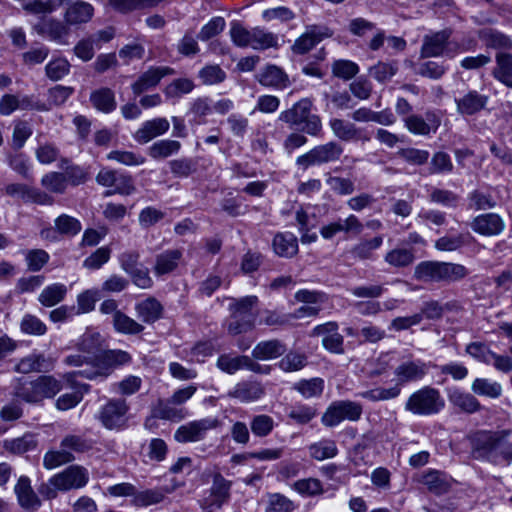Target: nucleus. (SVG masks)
<instances>
[{"label":"nucleus","mask_w":512,"mask_h":512,"mask_svg":"<svg viewBox=\"0 0 512 512\" xmlns=\"http://www.w3.org/2000/svg\"><path fill=\"white\" fill-rule=\"evenodd\" d=\"M387 43L386 49L389 54L395 55L406 49L407 42L404 38L398 36H386L384 30L378 29L372 39L368 42V48L371 51H378Z\"/></svg>","instance_id":"nucleus-23"},{"label":"nucleus","mask_w":512,"mask_h":512,"mask_svg":"<svg viewBox=\"0 0 512 512\" xmlns=\"http://www.w3.org/2000/svg\"><path fill=\"white\" fill-rule=\"evenodd\" d=\"M276 423L274 419L267 414H258L252 417L250 422V429L256 437H267L275 428Z\"/></svg>","instance_id":"nucleus-49"},{"label":"nucleus","mask_w":512,"mask_h":512,"mask_svg":"<svg viewBox=\"0 0 512 512\" xmlns=\"http://www.w3.org/2000/svg\"><path fill=\"white\" fill-rule=\"evenodd\" d=\"M41 185L52 193L63 194L67 188V179L63 173L49 172L42 177Z\"/></svg>","instance_id":"nucleus-59"},{"label":"nucleus","mask_w":512,"mask_h":512,"mask_svg":"<svg viewBox=\"0 0 512 512\" xmlns=\"http://www.w3.org/2000/svg\"><path fill=\"white\" fill-rule=\"evenodd\" d=\"M247 361V356H231L228 354H222L218 357L216 365L217 367L227 373L234 374L239 370L244 369V363Z\"/></svg>","instance_id":"nucleus-61"},{"label":"nucleus","mask_w":512,"mask_h":512,"mask_svg":"<svg viewBox=\"0 0 512 512\" xmlns=\"http://www.w3.org/2000/svg\"><path fill=\"white\" fill-rule=\"evenodd\" d=\"M113 324L115 330L122 334H138L144 329L140 323L136 322L121 311H116L113 315Z\"/></svg>","instance_id":"nucleus-47"},{"label":"nucleus","mask_w":512,"mask_h":512,"mask_svg":"<svg viewBox=\"0 0 512 512\" xmlns=\"http://www.w3.org/2000/svg\"><path fill=\"white\" fill-rule=\"evenodd\" d=\"M286 346L279 340H266L259 342L252 350V357L257 360L268 361L282 356Z\"/></svg>","instance_id":"nucleus-28"},{"label":"nucleus","mask_w":512,"mask_h":512,"mask_svg":"<svg viewBox=\"0 0 512 512\" xmlns=\"http://www.w3.org/2000/svg\"><path fill=\"white\" fill-rule=\"evenodd\" d=\"M14 492L20 506L26 510H36L40 507L41 502L32 489L31 480L27 476H20L15 487Z\"/></svg>","instance_id":"nucleus-22"},{"label":"nucleus","mask_w":512,"mask_h":512,"mask_svg":"<svg viewBox=\"0 0 512 512\" xmlns=\"http://www.w3.org/2000/svg\"><path fill=\"white\" fill-rule=\"evenodd\" d=\"M449 401L455 407L466 413L472 414L481 409L480 402L473 394L460 389H454L449 393Z\"/></svg>","instance_id":"nucleus-34"},{"label":"nucleus","mask_w":512,"mask_h":512,"mask_svg":"<svg viewBox=\"0 0 512 512\" xmlns=\"http://www.w3.org/2000/svg\"><path fill=\"white\" fill-rule=\"evenodd\" d=\"M231 483L227 481L221 474H216L213 477V483L209 489V495L204 497L201 501L203 509L217 507L221 508L227 502L230 496Z\"/></svg>","instance_id":"nucleus-16"},{"label":"nucleus","mask_w":512,"mask_h":512,"mask_svg":"<svg viewBox=\"0 0 512 512\" xmlns=\"http://www.w3.org/2000/svg\"><path fill=\"white\" fill-rule=\"evenodd\" d=\"M168 451V445L163 439L152 438L147 444L145 456L150 462L159 463L166 459Z\"/></svg>","instance_id":"nucleus-60"},{"label":"nucleus","mask_w":512,"mask_h":512,"mask_svg":"<svg viewBox=\"0 0 512 512\" xmlns=\"http://www.w3.org/2000/svg\"><path fill=\"white\" fill-rule=\"evenodd\" d=\"M257 77L262 85L268 87L285 88L289 83L288 75L279 66H264Z\"/></svg>","instance_id":"nucleus-32"},{"label":"nucleus","mask_w":512,"mask_h":512,"mask_svg":"<svg viewBox=\"0 0 512 512\" xmlns=\"http://www.w3.org/2000/svg\"><path fill=\"white\" fill-rule=\"evenodd\" d=\"M257 302V296H246L230 304V309L233 315L255 322L253 307L256 306Z\"/></svg>","instance_id":"nucleus-43"},{"label":"nucleus","mask_w":512,"mask_h":512,"mask_svg":"<svg viewBox=\"0 0 512 512\" xmlns=\"http://www.w3.org/2000/svg\"><path fill=\"white\" fill-rule=\"evenodd\" d=\"M53 366L54 362L51 358L43 354L33 353L22 358L15 366V370L19 373L28 374L31 372H47Z\"/></svg>","instance_id":"nucleus-25"},{"label":"nucleus","mask_w":512,"mask_h":512,"mask_svg":"<svg viewBox=\"0 0 512 512\" xmlns=\"http://www.w3.org/2000/svg\"><path fill=\"white\" fill-rule=\"evenodd\" d=\"M264 394L265 390L259 382L242 381L230 389L227 396L241 403H251L261 399Z\"/></svg>","instance_id":"nucleus-19"},{"label":"nucleus","mask_w":512,"mask_h":512,"mask_svg":"<svg viewBox=\"0 0 512 512\" xmlns=\"http://www.w3.org/2000/svg\"><path fill=\"white\" fill-rule=\"evenodd\" d=\"M457 111L461 115H473L484 109L487 104V97L477 92H469L463 97L456 99Z\"/></svg>","instance_id":"nucleus-30"},{"label":"nucleus","mask_w":512,"mask_h":512,"mask_svg":"<svg viewBox=\"0 0 512 512\" xmlns=\"http://www.w3.org/2000/svg\"><path fill=\"white\" fill-rule=\"evenodd\" d=\"M362 413L363 408L361 404L350 400H340L329 405L321 421L324 426L334 427L345 420L358 421Z\"/></svg>","instance_id":"nucleus-8"},{"label":"nucleus","mask_w":512,"mask_h":512,"mask_svg":"<svg viewBox=\"0 0 512 512\" xmlns=\"http://www.w3.org/2000/svg\"><path fill=\"white\" fill-rule=\"evenodd\" d=\"M62 389L61 380L52 375L38 376L34 380L17 378L13 382L14 395L31 404L51 399Z\"/></svg>","instance_id":"nucleus-2"},{"label":"nucleus","mask_w":512,"mask_h":512,"mask_svg":"<svg viewBox=\"0 0 512 512\" xmlns=\"http://www.w3.org/2000/svg\"><path fill=\"white\" fill-rule=\"evenodd\" d=\"M307 365V357L304 353L290 351L278 363L277 366L284 372H296Z\"/></svg>","instance_id":"nucleus-52"},{"label":"nucleus","mask_w":512,"mask_h":512,"mask_svg":"<svg viewBox=\"0 0 512 512\" xmlns=\"http://www.w3.org/2000/svg\"><path fill=\"white\" fill-rule=\"evenodd\" d=\"M384 259L393 267H406L413 263L415 256L412 249L395 248L389 251Z\"/></svg>","instance_id":"nucleus-53"},{"label":"nucleus","mask_w":512,"mask_h":512,"mask_svg":"<svg viewBox=\"0 0 512 512\" xmlns=\"http://www.w3.org/2000/svg\"><path fill=\"white\" fill-rule=\"evenodd\" d=\"M93 446L94 441L92 439L81 435H67L62 439L60 444L61 448H65L72 454L73 452L78 454L88 452Z\"/></svg>","instance_id":"nucleus-45"},{"label":"nucleus","mask_w":512,"mask_h":512,"mask_svg":"<svg viewBox=\"0 0 512 512\" xmlns=\"http://www.w3.org/2000/svg\"><path fill=\"white\" fill-rule=\"evenodd\" d=\"M87 388V385H81L73 392L62 394L57 398L55 407L60 411H67L76 407L82 401L83 394L87 391Z\"/></svg>","instance_id":"nucleus-57"},{"label":"nucleus","mask_w":512,"mask_h":512,"mask_svg":"<svg viewBox=\"0 0 512 512\" xmlns=\"http://www.w3.org/2000/svg\"><path fill=\"white\" fill-rule=\"evenodd\" d=\"M54 225L55 229L60 234L69 236L77 235L82 229L81 222L77 218L67 214H61L58 216L54 221Z\"/></svg>","instance_id":"nucleus-58"},{"label":"nucleus","mask_w":512,"mask_h":512,"mask_svg":"<svg viewBox=\"0 0 512 512\" xmlns=\"http://www.w3.org/2000/svg\"><path fill=\"white\" fill-rule=\"evenodd\" d=\"M414 277L424 282H442V262L423 261L415 267Z\"/></svg>","instance_id":"nucleus-36"},{"label":"nucleus","mask_w":512,"mask_h":512,"mask_svg":"<svg viewBox=\"0 0 512 512\" xmlns=\"http://www.w3.org/2000/svg\"><path fill=\"white\" fill-rule=\"evenodd\" d=\"M294 389L305 398L320 396L324 389V381L321 378L300 380L294 384Z\"/></svg>","instance_id":"nucleus-54"},{"label":"nucleus","mask_w":512,"mask_h":512,"mask_svg":"<svg viewBox=\"0 0 512 512\" xmlns=\"http://www.w3.org/2000/svg\"><path fill=\"white\" fill-rule=\"evenodd\" d=\"M181 149V143L177 140L163 139L154 142L149 147V155L153 159H164L177 154Z\"/></svg>","instance_id":"nucleus-41"},{"label":"nucleus","mask_w":512,"mask_h":512,"mask_svg":"<svg viewBox=\"0 0 512 512\" xmlns=\"http://www.w3.org/2000/svg\"><path fill=\"white\" fill-rule=\"evenodd\" d=\"M67 287L63 283H53L46 286L38 296V301L45 307H53L64 300Z\"/></svg>","instance_id":"nucleus-38"},{"label":"nucleus","mask_w":512,"mask_h":512,"mask_svg":"<svg viewBox=\"0 0 512 512\" xmlns=\"http://www.w3.org/2000/svg\"><path fill=\"white\" fill-rule=\"evenodd\" d=\"M471 391L478 396L497 399L502 395V385L490 378H476L471 384Z\"/></svg>","instance_id":"nucleus-35"},{"label":"nucleus","mask_w":512,"mask_h":512,"mask_svg":"<svg viewBox=\"0 0 512 512\" xmlns=\"http://www.w3.org/2000/svg\"><path fill=\"white\" fill-rule=\"evenodd\" d=\"M165 497V492L163 489H147L140 492H135V497L133 498V504L140 507H146L149 505H154L160 503Z\"/></svg>","instance_id":"nucleus-62"},{"label":"nucleus","mask_w":512,"mask_h":512,"mask_svg":"<svg viewBox=\"0 0 512 512\" xmlns=\"http://www.w3.org/2000/svg\"><path fill=\"white\" fill-rule=\"evenodd\" d=\"M181 258L182 252L178 249L166 250L158 254L153 268L154 274L162 276L171 273L177 268Z\"/></svg>","instance_id":"nucleus-29"},{"label":"nucleus","mask_w":512,"mask_h":512,"mask_svg":"<svg viewBox=\"0 0 512 512\" xmlns=\"http://www.w3.org/2000/svg\"><path fill=\"white\" fill-rule=\"evenodd\" d=\"M469 208L487 210L496 206L497 202L489 192L474 190L468 194Z\"/></svg>","instance_id":"nucleus-55"},{"label":"nucleus","mask_w":512,"mask_h":512,"mask_svg":"<svg viewBox=\"0 0 512 512\" xmlns=\"http://www.w3.org/2000/svg\"><path fill=\"white\" fill-rule=\"evenodd\" d=\"M405 128L414 135L429 136L435 134L441 125V114L436 110H427L424 115L411 114L403 118Z\"/></svg>","instance_id":"nucleus-11"},{"label":"nucleus","mask_w":512,"mask_h":512,"mask_svg":"<svg viewBox=\"0 0 512 512\" xmlns=\"http://www.w3.org/2000/svg\"><path fill=\"white\" fill-rule=\"evenodd\" d=\"M90 101L93 107L102 113H111L116 109L114 92L108 88H101L91 93Z\"/></svg>","instance_id":"nucleus-37"},{"label":"nucleus","mask_w":512,"mask_h":512,"mask_svg":"<svg viewBox=\"0 0 512 512\" xmlns=\"http://www.w3.org/2000/svg\"><path fill=\"white\" fill-rule=\"evenodd\" d=\"M499 431H482L474 438V448L480 456L496 462Z\"/></svg>","instance_id":"nucleus-24"},{"label":"nucleus","mask_w":512,"mask_h":512,"mask_svg":"<svg viewBox=\"0 0 512 512\" xmlns=\"http://www.w3.org/2000/svg\"><path fill=\"white\" fill-rule=\"evenodd\" d=\"M168 73V70H160L158 68L150 69L132 85L133 92L139 95L142 92L156 86L161 78Z\"/></svg>","instance_id":"nucleus-42"},{"label":"nucleus","mask_w":512,"mask_h":512,"mask_svg":"<svg viewBox=\"0 0 512 512\" xmlns=\"http://www.w3.org/2000/svg\"><path fill=\"white\" fill-rule=\"evenodd\" d=\"M430 363L411 355L403 356L395 367L393 373L396 383L389 387H375L362 391L357 396L372 402L387 401L397 398L401 394V386L419 382L429 373Z\"/></svg>","instance_id":"nucleus-1"},{"label":"nucleus","mask_w":512,"mask_h":512,"mask_svg":"<svg viewBox=\"0 0 512 512\" xmlns=\"http://www.w3.org/2000/svg\"><path fill=\"white\" fill-rule=\"evenodd\" d=\"M174 405L170 399L166 402L160 401L152 411V417L170 421H181L183 420L187 412L184 408H178Z\"/></svg>","instance_id":"nucleus-39"},{"label":"nucleus","mask_w":512,"mask_h":512,"mask_svg":"<svg viewBox=\"0 0 512 512\" xmlns=\"http://www.w3.org/2000/svg\"><path fill=\"white\" fill-rule=\"evenodd\" d=\"M78 350L86 356H90L93 363L99 362L97 352L99 350V335L95 333L84 334L78 343Z\"/></svg>","instance_id":"nucleus-56"},{"label":"nucleus","mask_w":512,"mask_h":512,"mask_svg":"<svg viewBox=\"0 0 512 512\" xmlns=\"http://www.w3.org/2000/svg\"><path fill=\"white\" fill-rule=\"evenodd\" d=\"M229 34L232 42L241 48L266 50L278 46V37L274 33L261 27L248 29L237 21L231 23Z\"/></svg>","instance_id":"nucleus-4"},{"label":"nucleus","mask_w":512,"mask_h":512,"mask_svg":"<svg viewBox=\"0 0 512 512\" xmlns=\"http://www.w3.org/2000/svg\"><path fill=\"white\" fill-rule=\"evenodd\" d=\"M331 32L325 26L311 25L306 32L302 34L292 46V50L297 54H304L310 51L316 44L324 38L330 37Z\"/></svg>","instance_id":"nucleus-18"},{"label":"nucleus","mask_w":512,"mask_h":512,"mask_svg":"<svg viewBox=\"0 0 512 512\" xmlns=\"http://www.w3.org/2000/svg\"><path fill=\"white\" fill-rule=\"evenodd\" d=\"M312 334L322 337L323 347L331 353L341 354L343 349V336L338 332V324L336 322H326L314 327Z\"/></svg>","instance_id":"nucleus-15"},{"label":"nucleus","mask_w":512,"mask_h":512,"mask_svg":"<svg viewBox=\"0 0 512 512\" xmlns=\"http://www.w3.org/2000/svg\"><path fill=\"white\" fill-rule=\"evenodd\" d=\"M129 406L124 399H110L100 407L96 418L108 430H121L126 426Z\"/></svg>","instance_id":"nucleus-9"},{"label":"nucleus","mask_w":512,"mask_h":512,"mask_svg":"<svg viewBox=\"0 0 512 512\" xmlns=\"http://www.w3.org/2000/svg\"><path fill=\"white\" fill-rule=\"evenodd\" d=\"M344 148L341 144L336 141H329L324 144H320L309 150L308 152L300 155L296 159V165L303 170H306L310 166H319L326 163L338 161Z\"/></svg>","instance_id":"nucleus-7"},{"label":"nucleus","mask_w":512,"mask_h":512,"mask_svg":"<svg viewBox=\"0 0 512 512\" xmlns=\"http://www.w3.org/2000/svg\"><path fill=\"white\" fill-rule=\"evenodd\" d=\"M333 135L341 141L351 142V141H370V136L368 133L357 127L354 123L340 119V118H331L328 123Z\"/></svg>","instance_id":"nucleus-14"},{"label":"nucleus","mask_w":512,"mask_h":512,"mask_svg":"<svg viewBox=\"0 0 512 512\" xmlns=\"http://www.w3.org/2000/svg\"><path fill=\"white\" fill-rule=\"evenodd\" d=\"M131 359L130 354L126 351L119 349L108 350L103 354L102 358L99 359L96 370L67 372L63 374V379L72 387H74V378L76 376H81L89 380H104L111 373L113 367L128 364Z\"/></svg>","instance_id":"nucleus-6"},{"label":"nucleus","mask_w":512,"mask_h":512,"mask_svg":"<svg viewBox=\"0 0 512 512\" xmlns=\"http://www.w3.org/2000/svg\"><path fill=\"white\" fill-rule=\"evenodd\" d=\"M312 102L303 98L290 109L282 111L279 120L289 124L296 130H301L311 136H319L322 132V122L318 115L311 113Z\"/></svg>","instance_id":"nucleus-3"},{"label":"nucleus","mask_w":512,"mask_h":512,"mask_svg":"<svg viewBox=\"0 0 512 512\" xmlns=\"http://www.w3.org/2000/svg\"><path fill=\"white\" fill-rule=\"evenodd\" d=\"M88 481L89 472L80 465H71L51 477V483L55 484L59 491L80 489L86 486Z\"/></svg>","instance_id":"nucleus-12"},{"label":"nucleus","mask_w":512,"mask_h":512,"mask_svg":"<svg viewBox=\"0 0 512 512\" xmlns=\"http://www.w3.org/2000/svg\"><path fill=\"white\" fill-rule=\"evenodd\" d=\"M220 422L216 417H206L181 425L174 433L179 443L198 442L205 438L209 430L215 429Z\"/></svg>","instance_id":"nucleus-10"},{"label":"nucleus","mask_w":512,"mask_h":512,"mask_svg":"<svg viewBox=\"0 0 512 512\" xmlns=\"http://www.w3.org/2000/svg\"><path fill=\"white\" fill-rule=\"evenodd\" d=\"M445 407L440 391L431 386H423L414 391L406 400L404 409L416 416H432Z\"/></svg>","instance_id":"nucleus-5"},{"label":"nucleus","mask_w":512,"mask_h":512,"mask_svg":"<svg viewBox=\"0 0 512 512\" xmlns=\"http://www.w3.org/2000/svg\"><path fill=\"white\" fill-rule=\"evenodd\" d=\"M96 182L104 187L118 185L117 192L130 194L134 190L132 179L129 176H118L116 171L109 168H102L96 176Z\"/></svg>","instance_id":"nucleus-21"},{"label":"nucleus","mask_w":512,"mask_h":512,"mask_svg":"<svg viewBox=\"0 0 512 512\" xmlns=\"http://www.w3.org/2000/svg\"><path fill=\"white\" fill-rule=\"evenodd\" d=\"M295 504L292 500L280 493H273L268 498L267 512H293Z\"/></svg>","instance_id":"nucleus-64"},{"label":"nucleus","mask_w":512,"mask_h":512,"mask_svg":"<svg viewBox=\"0 0 512 512\" xmlns=\"http://www.w3.org/2000/svg\"><path fill=\"white\" fill-rule=\"evenodd\" d=\"M93 13L94 8L91 4L77 1L68 7L65 13V21L70 25L87 23L92 18Z\"/></svg>","instance_id":"nucleus-33"},{"label":"nucleus","mask_w":512,"mask_h":512,"mask_svg":"<svg viewBox=\"0 0 512 512\" xmlns=\"http://www.w3.org/2000/svg\"><path fill=\"white\" fill-rule=\"evenodd\" d=\"M25 261L29 271H40L50 260V255L43 249H30L25 252Z\"/></svg>","instance_id":"nucleus-63"},{"label":"nucleus","mask_w":512,"mask_h":512,"mask_svg":"<svg viewBox=\"0 0 512 512\" xmlns=\"http://www.w3.org/2000/svg\"><path fill=\"white\" fill-rule=\"evenodd\" d=\"M273 251L283 258H292L298 253V239L292 232H278L272 240Z\"/></svg>","instance_id":"nucleus-26"},{"label":"nucleus","mask_w":512,"mask_h":512,"mask_svg":"<svg viewBox=\"0 0 512 512\" xmlns=\"http://www.w3.org/2000/svg\"><path fill=\"white\" fill-rule=\"evenodd\" d=\"M472 230L482 236H497L505 229L503 218L496 213H485L476 216L471 224Z\"/></svg>","instance_id":"nucleus-17"},{"label":"nucleus","mask_w":512,"mask_h":512,"mask_svg":"<svg viewBox=\"0 0 512 512\" xmlns=\"http://www.w3.org/2000/svg\"><path fill=\"white\" fill-rule=\"evenodd\" d=\"M309 456L316 461L332 459L339 453L336 441L329 438L320 439L311 443L308 447Z\"/></svg>","instance_id":"nucleus-31"},{"label":"nucleus","mask_w":512,"mask_h":512,"mask_svg":"<svg viewBox=\"0 0 512 512\" xmlns=\"http://www.w3.org/2000/svg\"><path fill=\"white\" fill-rule=\"evenodd\" d=\"M291 488L303 497H314L324 492L321 481L312 477L295 481Z\"/></svg>","instance_id":"nucleus-46"},{"label":"nucleus","mask_w":512,"mask_h":512,"mask_svg":"<svg viewBox=\"0 0 512 512\" xmlns=\"http://www.w3.org/2000/svg\"><path fill=\"white\" fill-rule=\"evenodd\" d=\"M451 34L450 29H444L425 35L422 40L421 57L432 58L449 54Z\"/></svg>","instance_id":"nucleus-13"},{"label":"nucleus","mask_w":512,"mask_h":512,"mask_svg":"<svg viewBox=\"0 0 512 512\" xmlns=\"http://www.w3.org/2000/svg\"><path fill=\"white\" fill-rule=\"evenodd\" d=\"M135 310L143 322L153 323L160 318L162 306L156 299L147 298L136 304Z\"/></svg>","instance_id":"nucleus-40"},{"label":"nucleus","mask_w":512,"mask_h":512,"mask_svg":"<svg viewBox=\"0 0 512 512\" xmlns=\"http://www.w3.org/2000/svg\"><path fill=\"white\" fill-rule=\"evenodd\" d=\"M106 158L125 166H140L146 161L142 154L126 150H112L107 154Z\"/></svg>","instance_id":"nucleus-50"},{"label":"nucleus","mask_w":512,"mask_h":512,"mask_svg":"<svg viewBox=\"0 0 512 512\" xmlns=\"http://www.w3.org/2000/svg\"><path fill=\"white\" fill-rule=\"evenodd\" d=\"M74 460V455L65 448H61L60 450H50L46 452L43 457V466L48 470H52Z\"/></svg>","instance_id":"nucleus-48"},{"label":"nucleus","mask_w":512,"mask_h":512,"mask_svg":"<svg viewBox=\"0 0 512 512\" xmlns=\"http://www.w3.org/2000/svg\"><path fill=\"white\" fill-rule=\"evenodd\" d=\"M170 128L169 121L164 117H157L144 121L134 134V139L142 144L165 134Z\"/></svg>","instance_id":"nucleus-20"},{"label":"nucleus","mask_w":512,"mask_h":512,"mask_svg":"<svg viewBox=\"0 0 512 512\" xmlns=\"http://www.w3.org/2000/svg\"><path fill=\"white\" fill-rule=\"evenodd\" d=\"M383 244V237L376 236L369 240H362L352 248V255L355 258L365 260L372 257L373 251L379 249Z\"/></svg>","instance_id":"nucleus-51"},{"label":"nucleus","mask_w":512,"mask_h":512,"mask_svg":"<svg viewBox=\"0 0 512 512\" xmlns=\"http://www.w3.org/2000/svg\"><path fill=\"white\" fill-rule=\"evenodd\" d=\"M478 34L480 39L485 41L489 47L502 49H509L512 47L511 39L507 35L495 29L484 28L479 30Z\"/></svg>","instance_id":"nucleus-44"},{"label":"nucleus","mask_w":512,"mask_h":512,"mask_svg":"<svg viewBox=\"0 0 512 512\" xmlns=\"http://www.w3.org/2000/svg\"><path fill=\"white\" fill-rule=\"evenodd\" d=\"M38 33L47 36L59 44H67L69 28L55 19L42 20L35 26Z\"/></svg>","instance_id":"nucleus-27"}]
</instances>
